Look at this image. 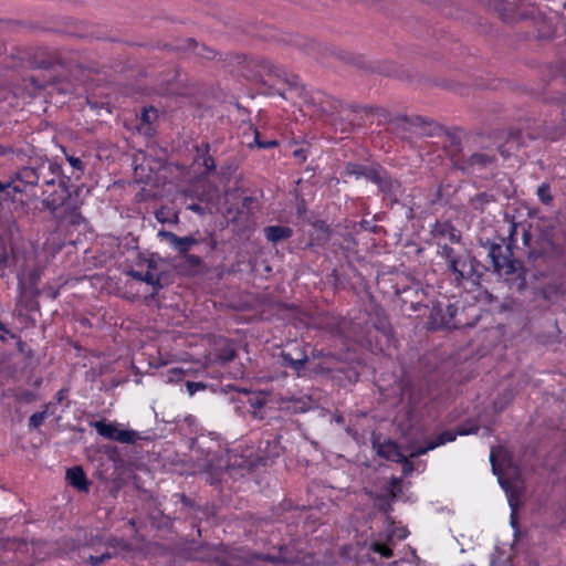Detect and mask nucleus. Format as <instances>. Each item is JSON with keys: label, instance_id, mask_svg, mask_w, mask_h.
<instances>
[{"label": "nucleus", "instance_id": "obj_1", "mask_svg": "<svg viewBox=\"0 0 566 566\" xmlns=\"http://www.w3.org/2000/svg\"><path fill=\"white\" fill-rule=\"evenodd\" d=\"M437 253L446 261L447 271L454 286L462 287L465 283L479 285L480 262L470 252L460 253L446 243H438Z\"/></svg>", "mask_w": 566, "mask_h": 566}, {"label": "nucleus", "instance_id": "obj_2", "mask_svg": "<svg viewBox=\"0 0 566 566\" xmlns=\"http://www.w3.org/2000/svg\"><path fill=\"white\" fill-rule=\"evenodd\" d=\"M45 198L42 200L45 208L70 224L78 226L83 221L77 197H72L69 187H61L53 191H44Z\"/></svg>", "mask_w": 566, "mask_h": 566}, {"label": "nucleus", "instance_id": "obj_3", "mask_svg": "<svg viewBox=\"0 0 566 566\" xmlns=\"http://www.w3.org/2000/svg\"><path fill=\"white\" fill-rule=\"evenodd\" d=\"M489 258L491 259L494 272L500 276H504L505 280H509L511 275L520 276L522 264L513 259L512 249L509 244H504L503 239L499 243H490Z\"/></svg>", "mask_w": 566, "mask_h": 566}, {"label": "nucleus", "instance_id": "obj_4", "mask_svg": "<svg viewBox=\"0 0 566 566\" xmlns=\"http://www.w3.org/2000/svg\"><path fill=\"white\" fill-rule=\"evenodd\" d=\"M258 200L253 196H244L237 203L227 209L230 222L240 232H245L254 226V216L258 210Z\"/></svg>", "mask_w": 566, "mask_h": 566}, {"label": "nucleus", "instance_id": "obj_5", "mask_svg": "<svg viewBox=\"0 0 566 566\" xmlns=\"http://www.w3.org/2000/svg\"><path fill=\"white\" fill-rule=\"evenodd\" d=\"M39 187L42 188L41 196L43 199L48 193L44 191H53L61 187H69L70 178L62 175V167L57 163L44 160L38 164Z\"/></svg>", "mask_w": 566, "mask_h": 566}, {"label": "nucleus", "instance_id": "obj_6", "mask_svg": "<svg viewBox=\"0 0 566 566\" xmlns=\"http://www.w3.org/2000/svg\"><path fill=\"white\" fill-rule=\"evenodd\" d=\"M90 427L94 428L96 432L104 439L125 443L134 444L142 440L138 431L132 429H122L117 422H107L105 419L98 421H90Z\"/></svg>", "mask_w": 566, "mask_h": 566}, {"label": "nucleus", "instance_id": "obj_7", "mask_svg": "<svg viewBox=\"0 0 566 566\" xmlns=\"http://www.w3.org/2000/svg\"><path fill=\"white\" fill-rule=\"evenodd\" d=\"M281 433H271L268 431L262 432L256 447V460L260 464L266 465L269 460L280 457L282 452Z\"/></svg>", "mask_w": 566, "mask_h": 566}, {"label": "nucleus", "instance_id": "obj_8", "mask_svg": "<svg viewBox=\"0 0 566 566\" xmlns=\"http://www.w3.org/2000/svg\"><path fill=\"white\" fill-rule=\"evenodd\" d=\"M282 366L292 369L298 377L304 371L308 361V355L306 352V345L293 343L292 348L281 352Z\"/></svg>", "mask_w": 566, "mask_h": 566}, {"label": "nucleus", "instance_id": "obj_9", "mask_svg": "<svg viewBox=\"0 0 566 566\" xmlns=\"http://www.w3.org/2000/svg\"><path fill=\"white\" fill-rule=\"evenodd\" d=\"M12 178L13 193H27L39 187L38 165L19 169Z\"/></svg>", "mask_w": 566, "mask_h": 566}, {"label": "nucleus", "instance_id": "obj_10", "mask_svg": "<svg viewBox=\"0 0 566 566\" xmlns=\"http://www.w3.org/2000/svg\"><path fill=\"white\" fill-rule=\"evenodd\" d=\"M280 418L304 413L311 409V401L306 397H281L276 401Z\"/></svg>", "mask_w": 566, "mask_h": 566}, {"label": "nucleus", "instance_id": "obj_11", "mask_svg": "<svg viewBox=\"0 0 566 566\" xmlns=\"http://www.w3.org/2000/svg\"><path fill=\"white\" fill-rule=\"evenodd\" d=\"M171 249H174L180 256L186 255L193 245L199 244V240L192 235L178 237L171 231H160L158 233Z\"/></svg>", "mask_w": 566, "mask_h": 566}, {"label": "nucleus", "instance_id": "obj_12", "mask_svg": "<svg viewBox=\"0 0 566 566\" xmlns=\"http://www.w3.org/2000/svg\"><path fill=\"white\" fill-rule=\"evenodd\" d=\"M371 182L377 185L380 191L389 197H396L400 192V182L392 179L380 165L376 174L373 176Z\"/></svg>", "mask_w": 566, "mask_h": 566}, {"label": "nucleus", "instance_id": "obj_13", "mask_svg": "<svg viewBox=\"0 0 566 566\" xmlns=\"http://www.w3.org/2000/svg\"><path fill=\"white\" fill-rule=\"evenodd\" d=\"M451 310H452L451 306L447 307V311L449 313V317H447L443 314V308L440 304L433 305L430 311V315H429L430 327L432 329H439V328H446V327L447 328H449V327L458 328L459 324L457 322H452L453 313Z\"/></svg>", "mask_w": 566, "mask_h": 566}, {"label": "nucleus", "instance_id": "obj_14", "mask_svg": "<svg viewBox=\"0 0 566 566\" xmlns=\"http://www.w3.org/2000/svg\"><path fill=\"white\" fill-rule=\"evenodd\" d=\"M394 544L392 532L379 533L378 537L370 542L369 551L378 554L382 558H390L394 556Z\"/></svg>", "mask_w": 566, "mask_h": 566}, {"label": "nucleus", "instance_id": "obj_15", "mask_svg": "<svg viewBox=\"0 0 566 566\" xmlns=\"http://www.w3.org/2000/svg\"><path fill=\"white\" fill-rule=\"evenodd\" d=\"M379 165H361L356 163H346L342 171L343 177H355L356 179L365 178L373 181V176L376 174Z\"/></svg>", "mask_w": 566, "mask_h": 566}, {"label": "nucleus", "instance_id": "obj_16", "mask_svg": "<svg viewBox=\"0 0 566 566\" xmlns=\"http://www.w3.org/2000/svg\"><path fill=\"white\" fill-rule=\"evenodd\" d=\"M377 454L388 461L396 463L407 462V459L402 454L400 447L392 440H387L382 443H379L377 447Z\"/></svg>", "mask_w": 566, "mask_h": 566}, {"label": "nucleus", "instance_id": "obj_17", "mask_svg": "<svg viewBox=\"0 0 566 566\" xmlns=\"http://www.w3.org/2000/svg\"><path fill=\"white\" fill-rule=\"evenodd\" d=\"M156 269V264L154 261H148L147 270H132L129 275L140 282H145L154 287L155 293H157L161 289L160 280L154 274V270Z\"/></svg>", "mask_w": 566, "mask_h": 566}, {"label": "nucleus", "instance_id": "obj_18", "mask_svg": "<svg viewBox=\"0 0 566 566\" xmlns=\"http://www.w3.org/2000/svg\"><path fill=\"white\" fill-rule=\"evenodd\" d=\"M216 360L222 365L232 361L237 357L234 343L230 339H221L216 344Z\"/></svg>", "mask_w": 566, "mask_h": 566}, {"label": "nucleus", "instance_id": "obj_19", "mask_svg": "<svg viewBox=\"0 0 566 566\" xmlns=\"http://www.w3.org/2000/svg\"><path fill=\"white\" fill-rule=\"evenodd\" d=\"M269 402V396L263 392L252 394L248 398V405L253 418L264 419L266 418V406Z\"/></svg>", "mask_w": 566, "mask_h": 566}, {"label": "nucleus", "instance_id": "obj_20", "mask_svg": "<svg viewBox=\"0 0 566 566\" xmlns=\"http://www.w3.org/2000/svg\"><path fill=\"white\" fill-rule=\"evenodd\" d=\"M195 163L205 167L207 174H211L216 169L214 158L210 155L209 143H201L195 146Z\"/></svg>", "mask_w": 566, "mask_h": 566}, {"label": "nucleus", "instance_id": "obj_21", "mask_svg": "<svg viewBox=\"0 0 566 566\" xmlns=\"http://www.w3.org/2000/svg\"><path fill=\"white\" fill-rule=\"evenodd\" d=\"M135 164V174L139 176L143 180L144 178L149 179V175H144L145 170L148 169L150 172L157 171L163 167V161L160 159L149 158L146 155L142 154V161L139 163V157L136 156L134 159Z\"/></svg>", "mask_w": 566, "mask_h": 566}, {"label": "nucleus", "instance_id": "obj_22", "mask_svg": "<svg viewBox=\"0 0 566 566\" xmlns=\"http://www.w3.org/2000/svg\"><path fill=\"white\" fill-rule=\"evenodd\" d=\"M263 233L268 242L277 244L281 241L289 240L293 235V229L287 226H266Z\"/></svg>", "mask_w": 566, "mask_h": 566}, {"label": "nucleus", "instance_id": "obj_23", "mask_svg": "<svg viewBox=\"0 0 566 566\" xmlns=\"http://www.w3.org/2000/svg\"><path fill=\"white\" fill-rule=\"evenodd\" d=\"M66 480L71 486L80 492H87L90 489V482L81 467H73L67 469Z\"/></svg>", "mask_w": 566, "mask_h": 566}, {"label": "nucleus", "instance_id": "obj_24", "mask_svg": "<svg viewBox=\"0 0 566 566\" xmlns=\"http://www.w3.org/2000/svg\"><path fill=\"white\" fill-rule=\"evenodd\" d=\"M431 234L434 239L448 238L451 242H459L460 235L450 221H436L432 226Z\"/></svg>", "mask_w": 566, "mask_h": 566}, {"label": "nucleus", "instance_id": "obj_25", "mask_svg": "<svg viewBox=\"0 0 566 566\" xmlns=\"http://www.w3.org/2000/svg\"><path fill=\"white\" fill-rule=\"evenodd\" d=\"M250 129L253 135V143H249L250 148L255 146L259 149H270L279 146V142L276 139H264L256 127L250 126Z\"/></svg>", "mask_w": 566, "mask_h": 566}, {"label": "nucleus", "instance_id": "obj_26", "mask_svg": "<svg viewBox=\"0 0 566 566\" xmlns=\"http://www.w3.org/2000/svg\"><path fill=\"white\" fill-rule=\"evenodd\" d=\"M52 407L51 402L44 405L42 411L34 412L29 418V428L31 430L39 429L43 422L50 417V408Z\"/></svg>", "mask_w": 566, "mask_h": 566}, {"label": "nucleus", "instance_id": "obj_27", "mask_svg": "<svg viewBox=\"0 0 566 566\" xmlns=\"http://www.w3.org/2000/svg\"><path fill=\"white\" fill-rule=\"evenodd\" d=\"M494 161H495L494 155H489L486 153H475L470 156L468 163L472 167H474V166L486 167L488 165L493 164Z\"/></svg>", "mask_w": 566, "mask_h": 566}, {"label": "nucleus", "instance_id": "obj_28", "mask_svg": "<svg viewBox=\"0 0 566 566\" xmlns=\"http://www.w3.org/2000/svg\"><path fill=\"white\" fill-rule=\"evenodd\" d=\"M10 396L13 397L17 401L27 405L32 403L36 400V394L29 389L11 390Z\"/></svg>", "mask_w": 566, "mask_h": 566}, {"label": "nucleus", "instance_id": "obj_29", "mask_svg": "<svg viewBox=\"0 0 566 566\" xmlns=\"http://www.w3.org/2000/svg\"><path fill=\"white\" fill-rule=\"evenodd\" d=\"M538 200L545 206H552L554 198L551 192V185L547 182H543L538 186L536 191Z\"/></svg>", "mask_w": 566, "mask_h": 566}, {"label": "nucleus", "instance_id": "obj_30", "mask_svg": "<svg viewBox=\"0 0 566 566\" xmlns=\"http://www.w3.org/2000/svg\"><path fill=\"white\" fill-rule=\"evenodd\" d=\"M457 439V433H454V430H444L443 432L436 436L433 439H430V442L432 446H434V449L443 446L448 442H453Z\"/></svg>", "mask_w": 566, "mask_h": 566}, {"label": "nucleus", "instance_id": "obj_31", "mask_svg": "<svg viewBox=\"0 0 566 566\" xmlns=\"http://www.w3.org/2000/svg\"><path fill=\"white\" fill-rule=\"evenodd\" d=\"M479 431V426L475 422L468 421L465 423L460 424L454 433L458 436H468L475 434Z\"/></svg>", "mask_w": 566, "mask_h": 566}, {"label": "nucleus", "instance_id": "obj_32", "mask_svg": "<svg viewBox=\"0 0 566 566\" xmlns=\"http://www.w3.org/2000/svg\"><path fill=\"white\" fill-rule=\"evenodd\" d=\"M188 43H189V46H193V50L196 51V54H198V55H200L202 57H206V59H213L214 57V52L212 50L206 48L205 45H201V48L199 50V45H198V43L193 39H189Z\"/></svg>", "mask_w": 566, "mask_h": 566}, {"label": "nucleus", "instance_id": "obj_33", "mask_svg": "<svg viewBox=\"0 0 566 566\" xmlns=\"http://www.w3.org/2000/svg\"><path fill=\"white\" fill-rule=\"evenodd\" d=\"M181 258L184 259L185 263L191 269H197L202 265V259L199 255L187 253L186 255H181Z\"/></svg>", "mask_w": 566, "mask_h": 566}, {"label": "nucleus", "instance_id": "obj_34", "mask_svg": "<svg viewBox=\"0 0 566 566\" xmlns=\"http://www.w3.org/2000/svg\"><path fill=\"white\" fill-rule=\"evenodd\" d=\"M216 563L218 566H240L239 562L231 556H217Z\"/></svg>", "mask_w": 566, "mask_h": 566}, {"label": "nucleus", "instance_id": "obj_35", "mask_svg": "<svg viewBox=\"0 0 566 566\" xmlns=\"http://www.w3.org/2000/svg\"><path fill=\"white\" fill-rule=\"evenodd\" d=\"M186 387L189 396H193L197 391L206 389V385L200 381H187Z\"/></svg>", "mask_w": 566, "mask_h": 566}, {"label": "nucleus", "instance_id": "obj_36", "mask_svg": "<svg viewBox=\"0 0 566 566\" xmlns=\"http://www.w3.org/2000/svg\"><path fill=\"white\" fill-rule=\"evenodd\" d=\"M111 558V554L105 553L99 556L90 555L88 562L92 566H101L105 560Z\"/></svg>", "mask_w": 566, "mask_h": 566}, {"label": "nucleus", "instance_id": "obj_37", "mask_svg": "<svg viewBox=\"0 0 566 566\" xmlns=\"http://www.w3.org/2000/svg\"><path fill=\"white\" fill-rule=\"evenodd\" d=\"M431 450H434V446H432L430 440H428L424 446L418 447L410 455L411 457H420Z\"/></svg>", "mask_w": 566, "mask_h": 566}, {"label": "nucleus", "instance_id": "obj_38", "mask_svg": "<svg viewBox=\"0 0 566 566\" xmlns=\"http://www.w3.org/2000/svg\"><path fill=\"white\" fill-rule=\"evenodd\" d=\"M153 116H156L155 108H153V107H150L149 109H147L146 107L143 108L142 115H140V119L143 123H147V124L151 123Z\"/></svg>", "mask_w": 566, "mask_h": 566}, {"label": "nucleus", "instance_id": "obj_39", "mask_svg": "<svg viewBox=\"0 0 566 566\" xmlns=\"http://www.w3.org/2000/svg\"><path fill=\"white\" fill-rule=\"evenodd\" d=\"M67 161L70 163V165L78 171L80 175H82L84 172V167H83V163L80 158L77 157H73V156H69L67 157Z\"/></svg>", "mask_w": 566, "mask_h": 566}, {"label": "nucleus", "instance_id": "obj_40", "mask_svg": "<svg viewBox=\"0 0 566 566\" xmlns=\"http://www.w3.org/2000/svg\"><path fill=\"white\" fill-rule=\"evenodd\" d=\"M8 190H12L13 191V181H12V178H10L9 180L7 181H1L0 180V192H6Z\"/></svg>", "mask_w": 566, "mask_h": 566}, {"label": "nucleus", "instance_id": "obj_41", "mask_svg": "<svg viewBox=\"0 0 566 566\" xmlns=\"http://www.w3.org/2000/svg\"><path fill=\"white\" fill-rule=\"evenodd\" d=\"M312 357L313 358H327V357H334V355H332L331 353H325L323 349L321 350H317V349H314L312 352Z\"/></svg>", "mask_w": 566, "mask_h": 566}, {"label": "nucleus", "instance_id": "obj_42", "mask_svg": "<svg viewBox=\"0 0 566 566\" xmlns=\"http://www.w3.org/2000/svg\"><path fill=\"white\" fill-rule=\"evenodd\" d=\"M66 396H67V389L62 388L55 394L54 398L57 403H61L66 398Z\"/></svg>", "mask_w": 566, "mask_h": 566}, {"label": "nucleus", "instance_id": "obj_43", "mask_svg": "<svg viewBox=\"0 0 566 566\" xmlns=\"http://www.w3.org/2000/svg\"><path fill=\"white\" fill-rule=\"evenodd\" d=\"M0 332L8 334L12 339L18 338V336L15 334L11 333L10 329L7 327V325L3 324L1 321H0Z\"/></svg>", "mask_w": 566, "mask_h": 566}, {"label": "nucleus", "instance_id": "obj_44", "mask_svg": "<svg viewBox=\"0 0 566 566\" xmlns=\"http://www.w3.org/2000/svg\"><path fill=\"white\" fill-rule=\"evenodd\" d=\"M188 209L191 210V211H195L199 214H202L205 212V209L198 205V203H191L188 206Z\"/></svg>", "mask_w": 566, "mask_h": 566}, {"label": "nucleus", "instance_id": "obj_45", "mask_svg": "<svg viewBox=\"0 0 566 566\" xmlns=\"http://www.w3.org/2000/svg\"><path fill=\"white\" fill-rule=\"evenodd\" d=\"M11 153H12V149L10 147L0 145V157L1 156H7V155H9Z\"/></svg>", "mask_w": 566, "mask_h": 566}, {"label": "nucleus", "instance_id": "obj_46", "mask_svg": "<svg viewBox=\"0 0 566 566\" xmlns=\"http://www.w3.org/2000/svg\"><path fill=\"white\" fill-rule=\"evenodd\" d=\"M294 157L296 158H301L303 160L306 159V156L304 155V150L303 149H296L294 150Z\"/></svg>", "mask_w": 566, "mask_h": 566}, {"label": "nucleus", "instance_id": "obj_47", "mask_svg": "<svg viewBox=\"0 0 566 566\" xmlns=\"http://www.w3.org/2000/svg\"><path fill=\"white\" fill-rule=\"evenodd\" d=\"M7 265V258L3 255L1 259H0V270L4 269Z\"/></svg>", "mask_w": 566, "mask_h": 566}, {"label": "nucleus", "instance_id": "obj_48", "mask_svg": "<svg viewBox=\"0 0 566 566\" xmlns=\"http://www.w3.org/2000/svg\"><path fill=\"white\" fill-rule=\"evenodd\" d=\"M18 347H19V350L22 352L23 350V346H24V343L18 337Z\"/></svg>", "mask_w": 566, "mask_h": 566}, {"label": "nucleus", "instance_id": "obj_49", "mask_svg": "<svg viewBox=\"0 0 566 566\" xmlns=\"http://www.w3.org/2000/svg\"><path fill=\"white\" fill-rule=\"evenodd\" d=\"M511 524H512V526H513L514 528H516V527H517V522H516V520H515V517H514V514H512V516H511Z\"/></svg>", "mask_w": 566, "mask_h": 566}, {"label": "nucleus", "instance_id": "obj_50", "mask_svg": "<svg viewBox=\"0 0 566 566\" xmlns=\"http://www.w3.org/2000/svg\"><path fill=\"white\" fill-rule=\"evenodd\" d=\"M407 537V531L406 530H402L401 533L398 535V538L399 539H403Z\"/></svg>", "mask_w": 566, "mask_h": 566}, {"label": "nucleus", "instance_id": "obj_51", "mask_svg": "<svg viewBox=\"0 0 566 566\" xmlns=\"http://www.w3.org/2000/svg\"><path fill=\"white\" fill-rule=\"evenodd\" d=\"M514 233H515V224L513 223V224L510 227V234H509V237H510V238H512Z\"/></svg>", "mask_w": 566, "mask_h": 566}, {"label": "nucleus", "instance_id": "obj_52", "mask_svg": "<svg viewBox=\"0 0 566 566\" xmlns=\"http://www.w3.org/2000/svg\"><path fill=\"white\" fill-rule=\"evenodd\" d=\"M212 460H213V458L208 459V463H207V469L208 470L212 469Z\"/></svg>", "mask_w": 566, "mask_h": 566}, {"label": "nucleus", "instance_id": "obj_53", "mask_svg": "<svg viewBox=\"0 0 566 566\" xmlns=\"http://www.w3.org/2000/svg\"><path fill=\"white\" fill-rule=\"evenodd\" d=\"M6 335H7V334H4V333H2V332H1V334H0V342H6V339H7V338H6Z\"/></svg>", "mask_w": 566, "mask_h": 566}, {"label": "nucleus", "instance_id": "obj_54", "mask_svg": "<svg viewBox=\"0 0 566 566\" xmlns=\"http://www.w3.org/2000/svg\"><path fill=\"white\" fill-rule=\"evenodd\" d=\"M36 277H38V275H35V274H31V276H30V279L33 280V281H35Z\"/></svg>", "mask_w": 566, "mask_h": 566}, {"label": "nucleus", "instance_id": "obj_55", "mask_svg": "<svg viewBox=\"0 0 566 566\" xmlns=\"http://www.w3.org/2000/svg\"><path fill=\"white\" fill-rule=\"evenodd\" d=\"M490 460H491L492 463L494 462V454L493 453H491Z\"/></svg>", "mask_w": 566, "mask_h": 566}, {"label": "nucleus", "instance_id": "obj_56", "mask_svg": "<svg viewBox=\"0 0 566 566\" xmlns=\"http://www.w3.org/2000/svg\"><path fill=\"white\" fill-rule=\"evenodd\" d=\"M209 482H210V484H213L216 482V480L211 479Z\"/></svg>", "mask_w": 566, "mask_h": 566}]
</instances>
